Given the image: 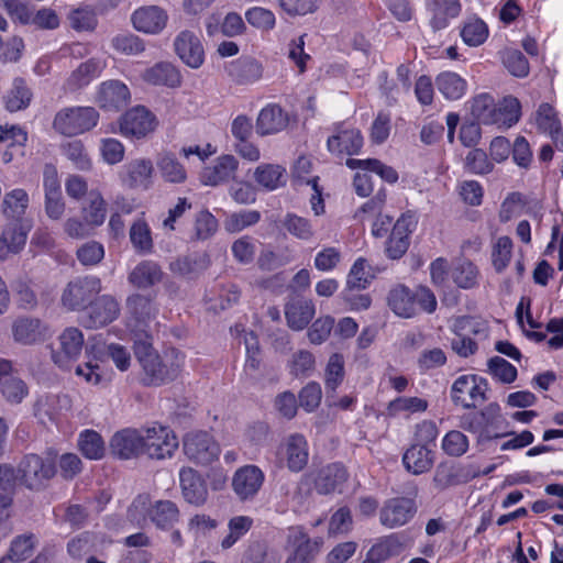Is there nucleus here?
Masks as SVG:
<instances>
[{
  "instance_id": "nucleus-21",
  "label": "nucleus",
  "mask_w": 563,
  "mask_h": 563,
  "mask_svg": "<svg viewBox=\"0 0 563 563\" xmlns=\"http://www.w3.org/2000/svg\"><path fill=\"white\" fill-rule=\"evenodd\" d=\"M179 484L184 499L194 506L200 507L207 503L208 486L203 477L191 467L179 471Z\"/></svg>"
},
{
  "instance_id": "nucleus-4",
  "label": "nucleus",
  "mask_w": 563,
  "mask_h": 563,
  "mask_svg": "<svg viewBox=\"0 0 563 563\" xmlns=\"http://www.w3.org/2000/svg\"><path fill=\"white\" fill-rule=\"evenodd\" d=\"M148 506V496H137L129 507L130 519L140 522L141 519H144V514L148 512L151 520L159 529H169L178 522L180 512L174 501L158 500L151 508Z\"/></svg>"
},
{
  "instance_id": "nucleus-36",
  "label": "nucleus",
  "mask_w": 563,
  "mask_h": 563,
  "mask_svg": "<svg viewBox=\"0 0 563 563\" xmlns=\"http://www.w3.org/2000/svg\"><path fill=\"white\" fill-rule=\"evenodd\" d=\"M388 306L399 317H415L417 314L415 291L405 285L395 286L388 294Z\"/></svg>"
},
{
  "instance_id": "nucleus-5",
  "label": "nucleus",
  "mask_w": 563,
  "mask_h": 563,
  "mask_svg": "<svg viewBox=\"0 0 563 563\" xmlns=\"http://www.w3.org/2000/svg\"><path fill=\"white\" fill-rule=\"evenodd\" d=\"M101 289V280L96 276L76 277L64 287L60 303L68 311H82L92 303Z\"/></svg>"
},
{
  "instance_id": "nucleus-50",
  "label": "nucleus",
  "mask_w": 563,
  "mask_h": 563,
  "mask_svg": "<svg viewBox=\"0 0 563 563\" xmlns=\"http://www.w3.org/2000/svg\"><path fill=\"white\" fill-rule=\"evenodd\" d=\"M282 225L290 235L302 241H309L314 235L311 222L295 213H287L282 220Z\"/></svg>"
},
{
  "instance_id": "nucleus-28",
  "label": "nucleus",
  "mask_w": 563,
  "mask_h": 563,
  "mask_svg": "<svg viewBox=\"0 0 563 563\" xmlns=\"http://www.w3.org/2000/svg\"><path fill=\"white\" fill-rule=\"evenodd\" d=\"M288 114L278 104H268L256 120V133L261 136L276 134L288 125Z\"/></svg>"
},
{
  "instance_id": "nucleus-35",
  "label": "nucleus",
  "mask_w": 563,
  "mask_h": 563,
  "mask_svg": "<svg viewBox=\"0 0 563 563\" xmlns=\"http://www.w3.org/2000/svg\"><path fill=\"white\" fill-rule=\"evenodd\" d=\"M349 474L341 463H332L322 467L314 479V487L319 494L327 495L347 481Z\"/></svg>"
},
{
  "instance_id": "nucleus-53",
  "label": "nucleus",
  "mask_w": 563,
  "mask_h": 563,
  "mask_svg": "<svg viewBox=\"0 0 563 563\" xmlns=\"http://www.w3.org/2000/svg\"><path fill=\"white\" fill-rule=\"evenodd\" d=\"M253 526V519L249 516H235L228 522L229 533L222 539L223 549L232 548Z\"/></svg>"
},
{
  "instance_id": "nucleus-42",
  "label": "nucleus",
  "mask_w": 563,
  "mask_h": 563,
  "mask_svg": "<svg viewBox=\"0 0 563 563\" xmlns=\"http://www.w3.org/2000/svg\"><path fill=\"white\" fill-rule=\"evenodd\" d=\"M255 181L266 190H275L285 185V168L276 164H262L254 170Z\"/></svg>"
},
{
  "instance_id": "nucleus-55",
  "label": "nucleus",
  "mask_w": 563,
  "mask_h": 563,
  "mask_svg": "<svg viewBox=\"0 0 563 563\" xmlns=\"http://www.w3.org/2000/svg\"><path fill=\"white\" fill-rule=\"evenodd\" d=\"M372 279L373 275L369 272V265L366 260L357 258L347 275L346 287L349 290L365 289Z\"/></svg>"
},
{
  "instance_id": "nucleus-37",
  "label": "nucleus",
  "mask_w": 563,
  "mask_h": 563,
  "mask_svg": "<svg viewBox=\"0 0 563 563\" xmlns=\"http://www.w3.org/2000/svg\"><path fill=\"white\" fill-rule=\"evenodd\" d=\"M433 462V452L429 448L419 444H412L402 456L406 470L415 475L430 471Z\"/></svg>"
},
{
  "instance_id": "nucleus-39",
  "label": "nucleus",
  "mask_w": 563,
  "mask_h": 563,
  "mask_svg": "<svg viewBox=\"0 0 563 563\" xmlns=\"http://www.w3.org/2000/svg\"><path fill=\"white\" fill-rule=\"evenodd\" d=\"M428 8L432 12L430 23L435 31L446 27L450 19L456 18L461 12L459 0H430Z\"/></svg>"
},
{
  "instance_id": "nucleus-25",
  "label": "nucleus",
  "mask_w": 563,
  "mask_h": 563,
  "mask_svg": "<svg viewBox=\"0 0 563 563\" xmlns=\"http://www.w3.org/2000/svg\"><path fill=\"white\" fill-rule=\"evenodd\" d=\"M316 314V306L311 299L296 296L285 305L287 325L294 331L303 330Z\"/></svg>"
},
{
  "instance_id": "nucleus-58",
  "label": "nucleus",
  "mask_w": 563,
  "mask_h": 563,
  "mask_svg": "<svg viewBox=\"0 0 563 563\" xmlns=\"http://www.w3.org/2000/svg\"><path fill=\"white\" fill-rule=\"evenodd\" d=\"M279 8L288 16H305L316 13L322 0H277Z\"/></svg>"
},
{
  "instance_id": "nucleus-54",
  "label": "nucleus",
  "mask_w": 563,
  "mask_h": 563,
  "mask_svg": "<svg viewBox=\"0 0 563 563\" xmlns=\"http://www.w3.org/2000/svg\"><path fill=\"white\" fill-rule=\"evenodd\" d=\"M62 152L77 169L89 170L91 168V159L81 141L74 140L63 144Z\"/></svg>"
},
{
  "instance_id": "nucleus-23",
  "label": "nucleus",
  "mask_w": 563,
  "mask_h": 563,
  "mask_svg": "<svg viewBox=\"0 0 563 563\" xmlns=\"http://www.w3.org/2000/svg\"><path fill=\"white\" fill-rule=\"evenodd\" d=\"M477 321L472 317H460L454 321L455 338L451 341L452 350L462 357H468L477 351V343L468 334H477Z\"/></svg>"
},
{
  "instance_id": "nucleus-56",
  "label": "nucleus",
  "mask_w": 563,
  "mask_h": 563,
  "mask_svg": "<svg viewBox=\"0 0 563 563\" xmlns=\"http://www.w3.org/2000/svg\"><path fill=\"white\" fill-rule=\"evenodd\" d=\"M520 118V103L515 97H506L499 107H495V119L498 125L510 128Z\"/></svg>"
},
{
  "instance_id": "nucleus-60",
  "label": "nucleus",
  "mask_w": 563,
  "mask_h": 563,
  "mask_svg": "<svg viewBox=\"0 0 563 563\" xmlns=\"http://www.w3.org/2000/svg\"><path fill=\"white\" fill-rule=\"evenodd\" d=\"M461 36L465 44L478 46L483 44L488 36L487 25L479 19H472L464 24Z\"/></svg>"
},
{
  "instance_id": "nucleus-18",
  "label": "nucleus",
  "mask_w": 563,
  "mask_h": 563,
  "mask_svg": "<svg viewBox=\"0 0 563 563\" xmlns=\"http://www.w3.org/2000/svg\"><path fill=\"white\" fill-rule=\"evenodd\" d=\"M417 221L412 214H402L394 224L389 239L386 242V254L391 260L404 256L410 245V234Z\"/></svg>"
},
{
  "instance_id": "nucleus-62",
  "label": "nucleus",
  "mask_w": 563,
  "mask_h": 563,
  "mask_svg": "<svg viewBox=\"0 0 563 563\" xmlns=\"http://www.w3.org/2000/svg\"><path fill=\"white\" fill-rule=\"evenodd\" d=\"M442 450L450 456H462L468 450V439L462 431L451 430L442 440Z\"/></svg>"
},
{
  "instance_id": "nucleus-59",
  "label": "nucleus",
  "mask_w": 563,
  "mask_h": 563,
  "mask_svg": "<svg viewBox=\"0 0 563 563\" xmlns=\"http://www.w3.org/2000/svg\"><path fill=\"white\" fill-rule=\"evenodd\" d=\"M130 240L133 247L139 253H151L153 250V240L148 225L142 221H135L130 229Z\"/></svg>"
},
{
  "instance_id": "nucleus-45",
  "label": "nucleus",
  "mask_w": 563,
  "mask_h": 563,
  "mask_svg": "<svg viewBox=\"0 0 563 563\" xmlns=\"http://www.w3.org/2000/svg\"><path fill=\"white\" fill-rule=\"evenodd\" d=\"M107 207L101 194L91 190L88 194L86 203L82 207V217L87 224L99 227L106 219Z\"/></svg>"
},
{
  "instance_id": "nucleus-16",
  "label": "nucleus",
  "mask_w": 563,
  "mask_h": 563,
  "mask_svg": "<svg viewBox=\"0 0 563 563\" xmlns=\"http://www.w3.org/2000/svg\"><path fill=\"white\" fill-rule=\"evenodd\" d=\"M277 456L280 461L286 462L289 471L296 473L302 471L309 459L306 438L299 433L290 434L279 445Z\"/></svg>"
},
{
  "instance_id": "nucleus-46",
  "label": "nucleus",
  "mask_w": 563,
  "mask_h": 563,
  "mask_svg": "<svg viewBox=\"0 0 563 563\" xmlns=\"http://www.w3.org/2000/svg\"><path fill=\"white\" fill-rule=\"evenodd\" d=\"M495 100L488 93H481L471 101V113L478 123L495 124Z\"/></svg>"
},
{
  "instance_id": "nucleus-20",
  "label": "nucleus",
  "mask_w": 563,
  "mask_h": 563,
  "mask_svg": "<svg viewBox=\"0 0 563 563\" xmlns=\"http://www.w3.org/2000/svg\"><path fill=\"white\" fill-rule=\"evenodd\" d=\"M177 56L190 68L197 69L205 62V49L200 38L191 31H181L174 40Z\"/></svg>"
},
{
  "instance_id": "nucleus-47",
  "label": "nucleus",
  "mask_w": 563,
  "mask_h": 563,
  "mask_svg": "<svg viewBox=\"0 0 563 563\" xmlns=\"http://www.w3.org/2000/svg\"><path fill=\"white\" fill-rule=\"evenodd\" d=\"M0 236L7 244L9 254L14 255L23 250L27 239V231L20 222L13 221L4 227Z\"/></svg>"
},
{
  "instance_id": "nucleus-6",
  "label": "nucleus",
  "mask_w": 563,
  "mask_h": 563,
  "mask_svg": "<svg viewBox=\"0 0 563 563\" xmlns=\"http://www.w3.org/2000/svg\"><path fill=\"white\" fill-rule=\"evenodd\" d=\"M84 334L75 327L66 328L58 336V346L52 347V360L64 371L71 368L81 354Z\"/></svg>"
},
{
  "instance_id": "nucleus-52",
  "label": "nucleus",
  "mask_w": 563,
  "mask_h": 563,
  "mask_svg": "<svg viewBox=\"0 0 563 563\" xmlns=\"http://www.w3.org/2000/svg\"><path fill=\"white\" fill-rule=\"evenodd\" d=\"M401 542L396 534L380 538L367 552V555L376 562H384L390 556L398 554L401 550Z\"/></svg>"
},
{
  "instance_id": "nucleus-12",
  "label": "nucleus",
  "mask_w": 563,
  "mask_h": 563,
  "mask_svg": "<svg viewBox=\"0 0 563 563\" xmlns=\"http://www.w3.org/2000/svg\"><path fill=\"white\" fill-rule=\"evenodd\" d=\"M178 448V440L166 427H153L144 435V453L156 460L170 457Z\"/></svg>"
},
{
  "instance_id": "nucleus-49",
  "label": "nucleus",
  "mask_w": 563,
  "mask_h": 563,
  "mask_svg": "<svg viewBox=\"0 0 563 563\" xmlns=\"http://www.w3.org/2000/svg\"><path fill=\"white\" fill-rule=\"evenodd\" d=\"M157 167L162 177L174 184H181L187 178L185 167L172 154H164L157 161Z\"/></svg>"
},
{
  "instance_id": "nucleus-7",
  "label": "nucleus",
  "mask_w": 563,
  "mask_h": 563,
  "mask_svg": "<svg viewBox=\"0 0 563 563\" xmlns=\"http://www.w3.org/2000/svg\"><path fill=\"white\" fill-rule=\"evenodd\" d=\"M18 473L20 481L30 489H40L51 479L56 468L52 461L36 454H29L21 461Z\"/></svg>"
},
{
  "instance_id": "nucleus-13",
  "label": "nucleus",
  "mask_w": 563,
  "mask_h": 563,
  "mask_svg": "<svg viewBox=\"0 0 563 563\" xmlns=\"http://www.w3.org/2000/svg\"><path fill=\"white\" fill-rule=\"evenodd\" d=\"M81 323L88 329L106 327L120 316V303L111 295H102L92 300Z\"/></svg>"
},
{
  "instance_id": "nucleus-61",
  "label": "nucleus",
  "mask_w": 563,
  "mask_h": 563,
  "mask_svg": "<svg viewBox=\"0 0 563 563\" xmlns=\"http://www.w3.org/2000/svg\"><path fill=\"white\" fill-rule=\"evenodd\" d=\"M488 373L503 384H511L517 378V368L500 356L489 358Z\"/></svg>"
},
{
  "instance_id": "nucleus-40",
  "label": "nucleus",
  "mask_w": 563,
  "mask_h": 563,
  "mask_svg": "<svg viewBox=\"0 0 563 563\" xmlns=\"http://www.w3.org/2000/svg\"><path fill=\"white\" fill-rule=\"evenodd\" d=\"M435 86L448 100H459L467 90V81L454 71L440 73L435 77Z\"/></svg>"
},
{
  "instance_id": "nucleus-51",
  "label": "nucleus",
  "mask_w": 563,
  "mask_h": 563,
  "mask_svg": "<svg viewBox=\"0 0 563 563\" xmlns=\"http://www.w3.org/2000/svg\"><path fill=\"white\" fill-rule=\"evenodd\" d=\"M29 206V195L24 189L16 188L7 192L2 200L3 212L13 219L22 217Z\"/></svg>"
},
{
  "instance_id": "nucleus-22",
  "label": "nucleus",
  "mask_w": 563,
  "mask_h": 563,
  "mask_svg": "<svg viewBox=\"0 0 563 563\" xmlns=\"http://www.w3.org/2000/svg\"><path fill=\"white\" fill-rule=\"evenodd\" d=\"M239 161L231 154H224L214 159L213 164L201 172V183L207 186H219L235 178Z\"/></svg>"
},
{
  "instance_id": "nucleus-26",
  "label": "nucleus",
  "mask_w": 563,
  "mask_h": 563,
  "mask_svg": "<svg viewBox=\"0 0 563 563\" xmlns=\"http://www.w3.org/2000/svg\"><path fill=\"white\" fill-rule=\"evenodd\" d=\"M130 98V90L125 84L108 80L99 86L96 101L104 110L118 111L129 103Z\"/></svg>"
},
{
  "instance_id": "nucleus-17",
  "label": "nucleus",
  "mask_w": 563,
  "mask_h": 563,
  "mask_svg": "<svg viewBox=\"0 0 563 563\" xmlns=\"http://www.w3.org/2000/svg\"><path fill=\"white\" fill-rule=\"evenodd\" d=\"M288 542L294 550L285 563H311L323 544L322 538L311 540L300 527L289 530Z\"/></svg>"
},
{
  "instance_id": "nucleus-32",
  "label": "nucleus",
  "mask_w": 563,
  "mask_h": 563,
  "mask_svg": "<svg viewBox=\"0 0 563 563\" xmlns=\"http://www.w3.org/2000/svg\"><path fill=\"white\" fill-rule=\"evenodd\" d=\"M13 340L22 345H32L43 340L44 329L40 319L21 317L13 321Z\"/></svg>"
},
{
  "instance_id": "nucleus-43",
  "label": "nucleus",
  "mask_w": 563,
  "mask_h": 563,
  "mask_svg": "<svg viewBox=\"0 0 563 563\" xmlns=\"http://www.w3.org/2000/svg\"><path fill=\"white\" fill-rule=\"evenodd\" d=\"M32 100V92L22 78H15L11 89L4 96L7 110L16 112L29 107Z\"/></svg>"
},
{
  "instance_id": "nucleus-57",
  "label": "nucleus",
  "mask_w": 563,
  "mask_h": 563,
  "mask_svg": "<svg viewBox=\"0 0 563 563\" xmlns=\"http://www.w3.org/2000/svg\"><path fill=\"white\" fill-rule=\"evenodd\" d=\"M35 537L32 533L21 534L13 539L7 560L12 562H21L29 559L34 551Z\"/></svg>"
},
{
  "instance_id": "nucleus-11",
  "label": "nucleus",
  "mask_w": 563,
  "mask_h": 563,
  "mask_svg": "<svg viewBox=\"0 0 563 563\" xmlns=\"http://www.w3.org/2000/svg\"><path fill=\"white\" fill-rule=\"evenodd\" d=\"M417 512L416 503L407 497L387 499L379 510V522L388 529H395L408 523Z\"/></svg>"
},
{
  "instance_id": "nucleus-1",
  "label": "nucleus",
  "mask_w": 563,
  "mask_h": 563,
  "mask_svg": "<svg viewBox=\"0 0 563 563\" xmlns=\"http://www.w3.org/2000/svg\"><path fill=\"white\" fill-rule=\"evenodd\" d=\"M134 354L143 369V383L161 386L177 378L185 363V355L177 349H168L162 356L153 347L148 332H135Z\"/></svg>"
},
{
  "instance_id": "nucleus-14",
  "label": "nucleus",
  "mask_w": 563,
  "mask_h": 563,
  "mask_svg": "<svg viewBox=\"0 0 563 563\" xmlns=\"http://www.w3.org/2000/svg\"><path fill=\"white\" fill-rule=\"evenodd\" d=\"M486 385L483 379L478 380L475 375H462L455 379L451 387V398L454 404L463 408H475L478 402H483Z\"/></svg>"
},
{
  "instance_id": "nucleus-9",
  "label": "nucleus",
  "mask_w": 563,
  "mask_h": 563,
  "mask_svg": "<svg viewBox=\"0 0 563 563\" xmlns=\"http://www.w3.org/2000/svg\"><path fill=\"white\" fill-rule=\"evenodd\" d=\"M125 308L128 313V327L131 329L133 339L135 332L144 330L148 323L154 320L158 313V309L152 298L141 294H132L126 298Z\"/></svg>"
},
{
  "instance_id": "nucleus-29",
  "label": "nucleus",
  "mask_w": 563,
  "mask_h": 563,
  "mask_svg": "<svg viewBox=\"0 0 563 563\" xmlns=\"http://www.w3.org/2000/svg\"><path fill=\"white\" fill-rule=\"evenodd\" d=\"M327 144L333 154L354 155L363 146V136L357 129H338L336 133L328 139Z\"/></svg>"
},
{
  "instance_id": "nucleus-10",
  "label": "nucleus",
  "mask_w": 563,
  "mask_h": 563,
  "mask_svg": "<svg viewBox=\"0 0 563 563\" xmlns=\"http://www.w3.org/2000/svg\"><path fill=\"white\" fill-rule=\"evenodd\" d=\"M157 119L144 106L128 110L120 119V131L129 137L142 139L154 132Z\"/></svg>"
},
{
  "instance_id": "nucleus-24",
  "label": "nucleus",
  "mask_w": 563,
  "mask_h": 563,
  "mask_svg": "<svg viewBox=\"0 0 563 563\" xmlns=\"http://www.w3.org/2000/svg\"><path fill=\"white\" fill-rule=\"evenodd\" d=\"M113 455L129 460L144 453V435L134 429H123L114 433L110 442Z\"/></svg>"
},
{
  "instance_id": "nucleus-38",
  "label": "nucleus",
  "mask_w": 563,
  "mask_h": 563,
  "mask_svg": "<svg viewBox=\"0 0 563 563\" xmlns=\"http://www.w3.org/2000/svg\"><path fill=\"white\" fill-rule=\"evenodd\" d=\"M536 121L539 130L549 133L555 146L563 151V130L553 107L549 103L540 104Z\"/></svg>"
},
{
  "instance_id": "nucleus-31",
  "label": "nucleus",
  "mask_w": 563,
  "mask_h": 563,
  "mask_svg": "<svg viewBox=\"0 0 563 563\" xmlns=\"http://www.w3.org/2000/svg\"><path fill=\"white\" fill-rule=\"evenodd\" d=\"M154 167L151 159H133L124 166L122 181L129 188L147 189L151 185Z\"/></svg>"
},
{
  "instance_id": "nucleus-63",
  "label": "nucleus",
  "mask_w": 563,
  "mask_h": 563,
  "mask_svg": "<svg viewBox=\"0 0 563 563\" xmlns=\"http://www.w3.org/2000/svg\"><path fill=\"white\" fill-rule=\"evenodd\" d=\"M314 356L307 350L296 352L289 361L290 374L296 377H306L314 371Z\"/></svg>"
},
{
  "instance_id": "nucleus-15",
  "label": "nucleus",
  "mask_w": 563,
  "mask_h": 563,
  "mask_svg": "<svg viewBox=\"0 0 563 563\" xmlns=\"http://www.w3.org/2000/svg\"><path fill=\"white\" fill-rule=\"evenodd\" d=\"M265 475L256 465L238 468L232 477V489L240 500H252L263 486Z\"/></svg>"
},
{
  "instance_id": "nucleus-33",
  "label": "nucleus",
  "mask_w": 563,
  "mask_h": 563,
  "mask_svg": "<svg viewBox=\"0 0 563 563\" xmlns=\"http://www.w3.org/2000/svg\"><path fill=\"white\" fill-rule=\"evenodd\" d=\"M164 273L161 266L153 261L140 262L129 274V283L139 289H147L161 283Z\"/></svg>"
},
{
  "instance_id": "nucleus-48",
  "label": "nucleus",
  "mask_w": 563,
  "mask_h": 563,
  "mask_svg": "<svg viewBox=\"0 0 563 563\" xmlns=\"http://www.w3.org/2000/svg\"><path fill=\"white\" fill-rule=\"evenodd\" d=\"M78 446L82 455L89 460L101 459L106 451L101 435L93 430H85L80 433Z\"/></svg>"
},
{
  "instance_id": "nucleus-30",
  "label": "nucleus",
  "mask_w": 563,
  "mask_h": 563,
  "mask_svg": "<svg viewBox=\"0 0 563 563\" xmlns=\"http://www.w3.org/2000/svg\"><path fill=\"white\" fill-rule=\"evenodd\" d=\"M228 75L240 85L252 84L262 77L263 67L253 57L242 56L225 67Z\"/></svg>"
},
{
  "instance_id": "nucleus-27",
  "label": "nucleus",
  "mask_w": 563,
  "mask_h": 563,
  "mask_svg": "<svg viewBox=\"0 0 563 563\" xmlns=\"http://www.w3.org/2000/svg\"><path fill=\"white\" fill-rule=\"evenodd\" d=\"M106 68V60L92 57L80 63L67 78L65 86L68 90L75 91L88 86Z\"/></svg>"
},
{
  "instance_id": "nucleus-41",
  "label": "nucleus",
  "mask_w": 563,
  "mask_h": 563,
  "mask_svg": "<svg viewBox=\"0 0 563 563\" xmlns=\"http://www.w3.org/2000/svg\"><path fill=\"white\" fill-rule=\"evenodd\" d=\"M26 140V132L19 126H0V151L3 152V162H11L12 150H20Z\"/></svg>"
},
{
  "instance_id": "nucleus-3",
  "label": "nucleus",
  "mask_w": 563,
  "mask_h": 563,
  "mask_svg": "<svg viewBox=\"0 0 563 563\" xmlns=\"http://www.w3.org/2000/svg\"><path fill=\"white\" fill-rule=\"evenodd\" d=\"M99 121L93 107H66L54 117L53 129L65 136H76L92 130Z\"/></svg>"
},
{
  "instance_id": "nucleus-8",
  "label": "nucleus",
  "mask_w": 563,
  "mask_h": 563,
  "mask_svg": "<svg viewBox=\"0 0 563 563\" xmlns=\"http://www.w3.org/2000/svg\"><path fill=\"white\" fill-rule=\"evenodd\" d=\"M183 449L190 461L202 465L216 461L220 453L218 443L205 431L188 433L184 438Z\"/></svg>"
},
{
  "instance_id": "nucleus-2",
  "label": "nucleus",
  "mask_w": 563,
  "mask_h": 563,
  "mask_svg": "<svg viewBox=\"0 0 563 563\" xmlns=\"http://www.w3.org/2000/svg\"><path fill=\"white\" fill-rule=\"evenodd\" d=\"M503 421L500 407L496 402L487 405L484 409L465 413L461 417L460 427L476 435V444L482 449L495 439H501L506 433L499 432Z\"/></svg>"
},
{
  "instance_id": "nucleus-44",
  "label": "nucleus",
  "mask_w": 563,
  "mask_h": 563,
  "mask_svg": "<svg viewBox=\"0 0 563 563\" xmlns=\"http://www.w3.org/2000/svg\"><path fill=\"white\" fill-rule=\"evenodd\" d=\"M0 396L9 405H20L29 396V386L19 376L5 377L0 380Z\"/></svg>"
},
{
  "instance_id": "nucleus-34",
  "label": "nucleus",
  "mask_w": 563,
  "mask_h": 563,
  "mask_svg": "<svg viewBox=\"0 0 563 563\" xmlns=\"http://www.w3.org/2000/svg\"><path fill=\"white\" fill-rule=\"evenodd\" d=\"M142 78L150 85L167 86L169 88H177L181 85L180 71L170 63H157L147 68Z\"/></svg>"
},
{
  "instance_id": "nucleus-64",
  "label": "nucleus",
  "mask_w": 563,
  "mask_h": 563,
  "mask_svg": "<svg viewBox=\"0 0 563 563\" xmlns=\"http://www.w3.org/2000/svg\"><path fill=\"white\" fill-rule=\"evenodd\" d=\"M242 563H279V559L266 544L253 542L245 551Z\"/></svg>"
},
{
  "instance_id": "nucleus-19",
  "label": "nucleus",
  "mask_w": 563,
  "mask_h": 563,
  "mask_svg": "<svg viewBox=\"0 0 563 563\" xmlns=\"http://www.w3.org/2000/svg\"><path fill=\"white\" fill-rule=\"evenodd\" d=\"M133 27L145 34H159L167 25L168 13L159 5H143L131 15Z\"/></svg>"
}]
</instances>
